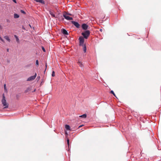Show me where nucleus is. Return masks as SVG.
<instances>
[{
  "instance_id": "obj_18",
  "label": "nucleus",
  "mask_w": 161,
  "mask_h": 161,
  "mask_svg": "<svg viewBox=\"0 0 161 161\" xmlns=\"http://www.w3.org/2000/svg\"><path fill=\"white\" fill-rule=\"evenodd\" d=\"M67 144H68V147L69 146V139H67Z\"/></svg>"
},
{
  "instance_id": "obj_30",
  "label": "nucleus",
  "mask_w": 161,
  "mask_h": 161,
  "mask_svg": "<svg viewBox=\"0 0 161 161\" xmlns=\"http://www.w3.org/2000/svg\"><path fill=\"white\" fill-rule=\"evenodd\" d=\"M65 134H66V135H68V134H67V132H66H66H65Z\"/></svg>"
},
{
  "instance_id": "obj_8",
  "label": "nucleus",
  "mask_w": 161,
  "mask_h": 161,
  "mask_svg": "<svg viewBox=\"0 0 161 161\" xmlns=\"http://www.w3.org/2000/svg\"><path fill=\"white\" fill-rule=\"evenodd\" d=\"M50 14L53 17L55 18V16L53 12L52 11H49Z\"/></svg>"
},
{
  "instance_id": "obj_1",
  "label": "nucleus",
  "mask_w": 161,
  "mask_h": 161,
  "mask_svg": "<svg viewBox=\"0 0 161 161\" xmlns=\"http://www.w3.org/2000/svg\"><path fill=\"white\" fill-rule=\"evenodd\" d=\"M2 102L3 106H4V108H7L8 107L9 104L7 103L6 100L5 99V97L4 94H3V98L2 100Z\"/></svg>"
},
{
  "instance_id": "obj_3",
  "label": "nucleus",
  "mask_w": 161,
  "mask_h": 161,
  "mask_svg": "<svg viewBox=\"0 0 161 161\" xmlns=\"http://www.w3.org/2000/svg\"><path fill=\"white\" fill-rule=\"evenodd\" d=\"M63 16L67 20H71L73 19L72 17H69L68 16V13L64 12L63 14Z\"/></svg>"
},
{
  "instance_id": "obj_5",
  "label": "nucleus",
  "mask_w": 161,
  "mask_h": 161,
  "mask_svg": "<svg viewBox=\"0 0 161 161\" xmlns=\"http://www.w3.org/2000/svg\"><path fill=\"white\" fill-rule=\"evenodd\" d=\"M36 75H37L36 73L34 75L31 76L30 77H29L27 79V81H32V80H33L36 78Z\"/></svg>"
},
{
  "instance_id": "obj_12",
  "label": "nucleus",
  "mask_w": 161,
  "mask_h": 161,
  "mask_svg": "<svg viewBox=\"0 0 161 161\" xmlns=\"http://www.w3.org/2000/svg\"><path fill=\"white\" fill-rule=\"evenodd\" d=\"M4 38H5V39H6V40H7L9 42H10V40L8 36H5L4 37Z\"/></svg>"
},
{
  "instance_id": "obj_31",
  "label": "nucleus",
  "mask_w": 161,
  "mask_h": 161,
  "mask_svg": "<svg viewBox=\"0 0 161 161\" xmlns=\"http://www.w3.org/2000/svg\"><path fill=\"white\" fill-rule=\"evenodd\" d=\"M102 30H102V29H100V31H102Z\"/></svg>"
},
{
  "instance_id": "obj_10",
  "label": "nucleus",
  "mask_w": 161,
  "mask_h": 161,
  "mask_svg": "<svg viewBox=\"0 0 161 161\" xmlns=\"http://www.w3.org/2000/svg\"><path fill=\"white\" fill-rule=\"evenodd\" d=\"M65 128L67 130H71L70 127L68 125H65Z\"/></svg>"
},
{
  "instance_id": "obj_23",
  "label": "nucleus",
  "mask_w": 161,
  "mask_h": 161,
  "mask_svg": "<svg viewBox=\"0 0 161 161\" xmlns=\"http://www.w3.org/2000/svg\"><path fill=\"white\" fill-rule=\"evenodd\" d=\"M42 50L44 52H45V49L43 47H42Z\"/></svg>"
},
{
  "instance_id": "obj_35",
  "label": "nucleus",
  "mask_w": 161,
  "mask_h": 161,
  "mask_svg": "<svg viewBox=\"0 0 161 161\" xmlns=\"http://www.w3.org/2000/svg\"><path fill=\"white\" fill-rule=\"evenodd\" d=\"M40 78V76H39V77H38H38H37V78Z\"/></svg>"
},
{
  "instance_id": "obj_24",
  "label": "nucleus",
  "mask_w": 161,
  "mask_h": 161,
  "mask_svg": "<svg viewBox=\"0 0 161 161\" xmlns=\"http://www.w3.org/2000/svg\"><path fill=\"white\" fill-rule=\"evenodd\" d=\"M6 84H5L4 85V89H5V90H6Z\"/></svg>"
},
{
  "instance_id": "obj_33",
  "label": "nucleus",
  "mask_w": 161,
  "mask_h": 161,
  "mask_svg": "<svg viewBox=\"0 0 161 161\" xmlns=\"http://www.w3.org/2000/svg\"><path fill=\"white\" fill-rule=\"evenodd\" d=\"M1 28H2V26L1 25H0V29Z\"/></svg>"
},
{
  "instance_id": "obj_27",
  "label": "nucleus",
  "mask_w": 161,
  "mask_h": 161,
  "mask_svg": "<svg viewBox=\"0 0 161 161\" xmlns=\"http://www.w3.org/2000/svg\"><path fill=\"white\" fill-rule=\"evenodd\" d=\"M82 126H83V125H80V126L78 127V128H79L80 127H82Z\"/></svg>"
},
{
  "instance_id": "obj_22",
  "label": "nucleus",
  "mask_w": 161,
  "mask_h": 161,
  "mask_svg": "<svg viewBox=\"0 0 161 161\" xmlns=\"http://www.w3.org/2000/svg\"><path fill=\"white\" fill-rule=\"evenodd\" d=\"M16 41H17V42H18V43L19 42V38H18V37H16Z\"/></svg>"
},
{
  "instance_id": "obj_16",
  "label": "nucleus",
  "mask_w": 161,
  "mask_h": 161,
  "mask_svg": "<svg viewBox=\"0 0 161 161\" xmlns=\"http://www.w3.org/2000/svg\"><path fill=\"white\" fill-rule=\"evenodd\" d=\"M19 17V16L17 14H15L14 15V17L15 18H18Z\"/></svg>"
},
{
  "instance_id": "obj_11",
  "label": "nucleus",
  "mask_w": 161,
  "mask_h": 161,
  "mask_svg": "<svg viewBox=\"0 0 161 161\" xmlns=\"http://www.w3.org/2000/svg\"><path fill=\"white\" fill-rule=\"evenodd\" d=\"M31 88L30 87H28L26 88V89L25 90V93H27L31 91Z\"/></svg>"
},
{
  "instance_id": "obj_32",
  "label": "nucleus",
  "mask_w": 161,
  "mask_h": 161,
  "mask_svg": "<svg viewBox=\"0 0 161 161\" xmlns=\"http://www.w3.org/2000/svg\"><path fill=\"white\" fill-rule=\"evenodd\" d=\"M7 52H8L9 51V49H7Z\"/></svg>"
},
{
  "instance_id": "obj_4",
  "label": "nucleus",
  "mask_w": 161,
  "mask_h": 161,
  "mask_svg": "<svg viewBox=\"0 0 161 161\" xmlns=\"http://www.w3.org/2000/svg\"><path fill=\"white\" fill-rule=\"evenodd\" d=\"M79 40L80 41V45L81 46L84 44V38L82 36H80L79 38Z\"/></svg>"
},
{
  "instance_id": "obj_6",
  "label": "nucleus",
  "mask_w": 161,
  "mask_h": 161,
  "mask_svg": "<svg viewBox=\"0 0 161 161\" xmlns=\"http://www.w3.org/2000/svg\"><path fill=\"white\" fill-rule=\"evenodd\" d=\"M71 23L77 28H80V25L78 22L72 21H71Z\"/></svg>"
},
{
  "instance_id": "obj_37",
  "label": "nucleus",
  "mask_w": 161,
  "mask_h": 161,
  "mask_svg": "<svg viewBox=\"0 0 161 161\" xmlns=\"http://www.w3.org/2000/svg\"><path fill=\"white\" fill-rule=\"evenodd\" d=\"M29 26H30V27L31 28V26L30 25H29Z\"/></svg>"
},
{
  "instance_id": "obj_21",
  "label": "nucleus",
  "mask_w": 161,
  "mask_h": 161,
  "mask_svg": "<svg viewBox=\"0 0 161 161\" xmlns=\"http://www.w3.org/2000/svg\"><path fill=\"white\" fill-rule=\"evenodd\" d=\"M20 11L21 12V13L23 14H25V12L24 10H21Z\"/></svg>"
},
{
  "instance_id": "obj_36",
  "label": "nucleus",
  "mask_w": 161,
  "mask_h": 161,
  "mask_svg": "<svg viewBox=\"0 0 161 161\" xmlns=\"http://www.w3.org/2000/svg\"><path fill=\"white\" fill-rule=\"evenodd\" d=\"M40 78V76H39V77H38H38H37V78Z\"/></svg>"
},
{
  "instance_id": "obj_7",
  "label": "nucleus",
  "mask_w": 161,
  "mask_h": 161,
  "mask_svg": "<svg viewBox=\"0 0 161 161\" xmlns=\"http://www.w3.org/2000/svg\"><path fill=\"white\" fill-rule=\"evenodd\" d=\"M88 27V26L86 24H83L82 25V28L83 29L86 30Z\"/></svg>"
},
{
  "instance_id": "obj_9",
  "label": "nucleus",
  "mask_w": 161,
  "mask_h": 161,
  "mask_svg": "<svg viewBox=\"0 0 161 161\" xmlns=\"http://www.w3.org/2000/svg\"><path fill=\"white\" fill-rule=\"evenodd\" d=\"M62 32L64 34L68 35L67 31L64 29H63L62 30Z\"/></svg>"
},
{
  "instance_id": "obj_13",
  "label": "nucleus",
  "mask_w": 161,
  "mask_h": 161,
  "mask_svg": "<svg viewBox=\"0 0 161 161\" xmlns=\"http://www.w3.org/2000/svg\"><path fill=\"white\" fill-rule=\"evenodd\" d=\"M78 63L80 67H83V64H82V63L81 62L78 61Z\"/></svg>"
},
{
  "instance_id": "obj_26",
  "label": "nucleus",
  "mask_w": 161,
  "mask_h": 161,
  "mask_svg": "<svg viewBox=\"0 0 161 161\" xmlns=\"http://www.w3.org/2000/svg\"><path fill=\"white\" fill-rule=\"evenodd\" d=\"M68 15H70V16H72V14L68 13Z\"/></svg>"
},
{
  "instance_id": "obj_38",
  "label": "nucleus",
  "mask_w": 161,
  "mask_h": 161,
  "mask_svg": "<svg viewBox=\"0 0 161 161\" xmlns=\"http://www.w3.org/2000/svg\"><path fill=\"white\" fill-rule=\"evenodd\" d=\"M35 89L34 91V92H35Z\"/></svg>"
},
{
  "instance_id": "obj_20",
  "label": "nucleus",
  "mask_w": 161,
  "mask_h": 161,
  "mask_svg": "<svg viewBox=\"0 0 161 161\" xmlns=\"http://www.w3.org/2000/svg\"><path fill=\"white\" fill-rule=\"evenodd\" d=\"M36 65L37 66H38L39 65V63H38V60H37L36 61Z\"/></svg>"
},
{
  "instance_id": "obj_15",
  "label": "nucleus",
  "mask_w": 161,
  "mask_h": 161,
  "mask_svg": "<svg viewBox=\"0 0 161 161\" xmlns=\"http://www.w3.org/2000/svg\"><path fill=\"white\" fill-rule=\"evenodd\" d=\"M79 117L85 118L86 117V114H84L80 116Z\"/></svg>"
},
{
  "instance_id": "obj_29",
  "label": "nucleus",
  "mask_w": 161,
  "mask_h": 161,
  "mask_svg": "<svg viewBox=\"0 0 161 161\" xmlns=\"http://www.w3.org/2000/svg\"><path fill=\"white\" fill-rule=\"evenodd\" d=\"M14 37H15V38H16V37H18L17 36H16V35H14Z\"/></svg>"
},
{
  "instance_id": "obj_17",
  "label": "nucleus",
  "mask_w": 161,
  "mask_h": 161,
  "mask_svg": "<svg viewBox=\"0 0 161 161\" xmlns=\"http://www.w3.org/2000/svg\"><path fill=\"white\" fill-rule=\"evenodd\" d=\"M110 93H111L113 94L115 97H116V95H115V93H114V92H113V91H111V92H110Z\"/></svg>"
},
{
  "instance_id": "obj_34",
  "label": "nucleus",
  "mask_w": 161,
  "mask_h": 161,
  "mask_svg": "<svg viewBox=\"0 0 161 161\" xmlns=\"http://www.w3.org/2000/svg\"><path fill=\"white\" fill-rule=\"evenodd\" d=\"M46 68L47 67V63H46Z\"/></svg>"
},
{
  "instance_id": "obj_19",
  "label": "nucleus",
  "mask_w": 161,
  "mask_h": 161,
  "mask_svg": "<svg viewBox=\"0 0 161 161\" xmlns=\"http://www.w3.org/2000/svg\"><path fill=\"white\" fill-rule=\"evenodd\" d=\"M55 75V72L54 71H53L52 73V76L53 77Z\"/></svg>"
},
{
  "instance_id": "obj_14",
  "label": "nucleus",
  "mask_w": 161,
  "mask_h": 161,
  "mask_svg": "<svg viewBox=\"0 0 161 161\" xmlns=\"http://www.w3.org/2000/svg\"><path fill=\"white\" fill-rule=\"evenodd\" d=\"M83 47V50L84 53H86V47L85 45H81Z\"/></svg>"
},
{
  "instance_id": "obj_28",
  "label": "nucleus",
  "mask_w": 161,
  "mask_h": 161,
  "mask_svg": "<svg viewBox=\"0 0 161 161\" xmlns=\"http://www.w3.org/2000/svg\"><path fill=\"white\" fill-rule=\"evenodd\" d=\"M22 28L23 29H25V28L24 27V26H23L22 27Z\"/></svg>"
},
{
  "instance_id": "obj_2",
  "label": "nucleus",
  "mask_w": 161,
  "mask_h": 161,
  "mask_svg": "<svg viewBox=\"0 0 161 161\" xmlns=\"http://www.w3.org/2000/svg\"><path fill=\"white\" fill-rule=\"evenodd\" d=\"M90 34V32L88 30H86L84 32H82L81 34L86 39H87L89 36Z\"/></svg>"
},
{
  "instance_id": "obj_25",
  "label": "nucleus",
  "mask_w": 161,
  "mask_h": 161,
  "mask_svg": "<svg viewBox=\"0 0 161 161\" xmlns=\"http://www.w3.org/2000/svg\"><path fill=\"white\" fill-rule=\"evenodd\" d=\"M13 1L15 3H16V0H13Z\"/></svg>"
}]
</instances>
